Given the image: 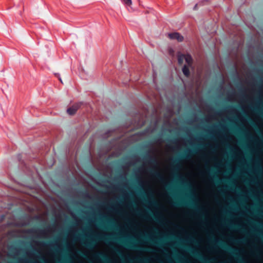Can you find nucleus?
<instances>
[{
	"instance_id": "nucleus-1",
	"label": "nucleus",
	"mask_w": 263,
	"mask_h": 263,
	"mask_svg": "<svg viewBox=\"0 0 263 263\" xmlns=\"http://www.w3.org/2000/svg\"><path fill=\"white\" fill-rule=\"evenodd\" d=\"M197 148L194 147V148L187 150L180 155L177 158L174 160V166L175 170H178V162L181 160H187L191 158V157L197 153Z\"/></svg>"
},
{
	"instance_id": "nucleus-2",
	"label": "nucleus",
	"mask_w": 263,
	"mask_h": 263,
	"mask_svg": "<svg viewBox=\"0 0 263 263\" xmlns=\"http://www.w3.org/2000/svg\"><path fill=\"white\" fill-rule=\"evenodd\" d=\"M218 243L223 249L227 250L228 252L230 253L231 254L234 255L236 258H238L239 263H246L241 257H240L239 255L238 254V251L236 249H233V248L230 247L227 245L226 243L223 242L221 241H216Z\"/></svg>"
},
{
	"instance_id": "nucleus-3",
	"label": "nucleus",
	"mask_w": 263,
	"mask_h": 263,
	"mask_svg": "<svg viewBox=\"0 0 263 263\" xmlns=\"http://www.w3.org/2000/svg\"><path fill=\"white\" fill-rule=\"evenodd\" d=\"M94 239H91L90 241H88L86 242H84L83 244L88 248H92L95 247L96 241H105L106 242H108L110 240L108 237L105 236H101V235H95L94 236Z\"/></svg>"
},
{
	"instance_id": "nucleus-4",
	"label": "nucleus",
	"mask_w": 263,
	"mask_h": 263,
	"mask_svg": "<svg viewBox=\"0 0 263 263\" xmlns=\"http://www.w3.org/2000/svg\"><path fill=\"white\" fill-rule=\"evenodd\" d=\"M174 205H175L176 206H182V205H189L190 206L194 208L197 211L199 210V209L197 208L196 205L194 203H193L192 202H186L182 199L177 200L175 201L174 202Z\"/></svg>"
},
{
	"instance_id": "nucleus-5",
	"label": "nucleus",
	"mask_w": 263,
	"mask_h": 263,
	"mask_svg": "<svg viewBox=\"0 0 263 263\" xmlns=\"http://www.w3.org/2000/svg\"><path fill=\"white\" fill-rule=\"evenodd\" d=\"M143 159L145 161L147 162L148 164L153 165L154 166H157L158 165V161L156 158L154 157L147 155L145 156Z\"/></svg>"
},
{
	"instance_id": "nucleus-6",
	"label": "nucleus",
	"mask_w": 263,
	"mask_h": 263,
	"mask_svg": "<svg viewBox=\"0 0 263 263\" xmlns=\"http://www.w3.org/2000/svg\"><path fill=\"white\" fill-rule=\"evenodd\" d=\"M82 103H78L73 105L71 107L67 109V112L70 115H73L76 114L78 109L80 107Z\"/></svg>"
},
{
	"instance_id": "nucleus-7",
	"label": "nucleus",
	"mask_w": 263,
	"mask_h": 263,
	"mask_svg": "<svg viewBox=\"0 0 263 263\" xmlns=\"http://www.w3.org/2000/svg\"><path fill=\"white\" fill-rule=\"evenodd\" d=\"M150 174L152 176H153L154 178H156L157 179L159 180V181L163 182L164 179V177L162 175V174L160 173L159 172L156 171L155 170H151L149 171Z\"/></svg>"
},
{
	"instance_id": "nucleus-8",
	"label": "nucleus",
	"mask_w": 263,
	"mask_h": 263,
	"mask_svg": "<svg viewBox=\"0 0 263 263\" xmlns=\"http://www.w3.org/2000/svg\"><path fill=\"white\" fill-rule=\"evenodd\" d=\"M94 258L97 260H101L104 262H108L109 261L108 257L104 253L99 252L95 254Z\"/></svg>"
},
{
	"instance_id": "nucleus-9",
	"label": "nucleus",
	"mask_w": 263,
	"mask_h": 263,
	"mask_svg": "<svg viewBox=\"0 0 263 263\" xmlns=\"http://www.w3.org/2000/svg\"><path fill=\"white\" fill-rule=\"evenodd\" d=\"M170 39L176 40L178 42H182L183 40V37L180 33L178 32L171 33L168 34Z\"/></svg>"
},
{
	"instance_id": "nucleus-10",
	"label": "nucleus",
	"mask_w": 263,
	"mask_h": 263,
	"mask_svg": "<svg viewBox=\"0 0 263 263\" xmlns=\"http://www.w3.org/2000/svg\"><path fill=\"white\" fill-rule=\"evenodd\" d=\"M187 249H189V250H190L191 251V252L194 255L197 257L199 259L202 260L203 262H204V263L208 262V260H206L200 253H199L198 252L192 251V250L191 249H190V248H187Z\"/></svg>"
},
{
	"instance_id": "nucleus-11",
	"label": "nucleus",
	"mask_w": 263,
	"mask_h": 263,
	"mask_svg": "<svg viewBox=\"0 0 263 263\" xmlns=\"http://www.w3.org/2000/svg\"><path fill=\"white\" fill-rule=\"evenodd\" d=\"M119 241L123 244H124L125 246L132 248V249H139V248L135 245H134L133 243L127 241H123L121 239H119Z\"/></svg>"
},
{
	"instance_id": "nucleus-12",
	"label": "nucleus",
	"mask_w": 263,
	"mask_h": 263,
	"mask_svg": "<svg viewBox=\"0 0 263 263\" xmlns=\"http://www.w3.org/2000/svg\"><path fill=\"white\" fill-rule=\"evenodd\" d=\"M130 263H147L149 261V259L147 258H136L135 260H130Z\"/></svg>"
},
{
	"instance_id": "nucleus-13",
	"label": "nucleus",
	"mask_w": 263,
	"mask_h": 263,
	"mask_svg": "<svg viewBox=\"0 0 263 263\" xmlns=\"http://www.w3.org/2000/svg\"><path fill=\"white\" fill-rule=\"evenodd\" d=\"M182 72L183 73V74L186 76V77H189L190 76V70H189V67L186 66V65H184L182 68Z\"/></svg>"
},
{
	"instance_id": "nucleus-14",
	"label": "nucleus",
	"mask_w": 263,
	"mask_h": 263,
	"mask_svg": "<svg viewBox=\"0 0 263 263\" xmlns=\"http://www.w3.org/2000/svg\"><path fill=\"white\" fill-rule=\"evenodd\" d=\"M186 62L189 65H191L192 63V58L190 55H185V59Z\"/></svg>"
},
{
	"instance_id": "nucleus-15",
	"label": "nucleus",
	"mask_w": 263,
	"mask_h": 263,
	"mask_svg": "<svg viewBox=\"0 0 263 263\" xmlns=\"http://www.w3.org/2000/svg\"><path fill=\"white\" fill-rule=\"evenodd\" d=\"M185 59V55L180 54L178 57V62L179 64L181 65L183 64L184 60Z\"/></svg>"
},
{
	"instance_id": "nucleus-16",
	"label": "nucleus",
	"mask_w": 263,
	"mask_h": 263,
	"mask_svg": "<svg viewBox=\"0 0 263 263\" xmlns=\"http://www.w3.org/2000/svg\"><path fill=\"white\" fill-rule=\"evenodd\" d=\"M122 2L125 4L127 6H131L132 5V0H121Z\"/></svg>"
},
{
	"instance_id": "nucleus-17",
	"label": "nucleus",
	"mask_w": 263,
	"mask_h": 263,
	"mask_svg": "<svg viewBox=\"0 0 263 263\" xmlns=\"http://www.w3.org/2000/svg\"><path fill=\"white\" fill-rule=\"evenodd\" d=\"M105 219H106V221L108 224L109 225H113L114 224V222L112 220H108V219H106V217H103Z\"/></svg>"
},
{
	"instance_id": "nucleus-18",
	"label": "nucleus",
	"mask_w": 263,
	"mask_h": 263,
	"mask_svg": "<svg viewBox=\"0 0 263 263\" xmlns=\"http://www.w3.org/2000/svg\"><path fill=\"white\" fill-rule=\"evenodd\" d=\"M230 227L231 228H233V229H240V227L239 226H238V225H230Z\"/></svg>"
},
{
	"instance_id": "nucleus-19",
	"label": "nucleus",
	"mask_w": 263,
	"mask_h": 263,
	"mask_svg": "<svg viewBox=\"0 0 263 263\" xmlns=\"http://www.w3.org/2000/svg\"><path fill=\"white\" fill-rule=\"evenodd\" d=\"M142 237L145 239L148 240L149 241L153 242V243H156L153 239H151L149 237L146 236H144Z\"/></svg>"
},
{
	"instance_id": "nucleus-20",
	"label": "nucleus",
	"mask_w": 263,
	"mask_h": 263,
	"mask_svg": "<svg viewBox=\"0 0 263 263\" xmlns=\"http://www.w3.org/2000/svg\"><path fill=\"white\" fill-rule=\"evenodd\" d=\"M79 253L80 255L81 256H82V257H83V258H85V257H86V254H84V253H83V252H81V251H80Z\"/></svg>"
},
{
	"instance_id": "nucleus-21",
	"label": "nucleus",
	"mask_w": 263,
	"mask_h": 263,
	"mask_svg": "<svg viewBox=\"0 0 263 263\" xmlns=\"http://www.w3.org/2000/svg\"><path fill=\"white\" fill-rule=\"evenodd\" d=\"M42 245L44 246H51V243L50 242H43Z\"/></svg>"
},
{
	"instance_id": "nucleus-22",
	"label": "nucleus",
	"mask_w": 263,
	"mask_h": 263,
	"mask_svg": "<svg viewBox=\"0 0 263 263\" xmlns=\"http://www.w3.org/2000/svg\"><path fill=\"white\" fill-rule=\"evenodd\" d=\"M40 259H41V260L42 261V263H46V260H45V259L43 257H42L40 258ZM29 263H36V262H29Z\"/></svg>"
},
{
	"instance_id": "nucleus-23",
	"label": "nucleus",
	"mask_w": 263,
	"mask_h": 263,
	"mask_svg": "<svg viewBox=\"0 0 263 263\" xmlns=\"http://www.w3.org/2000/svg\"><path fill=\"white\" fill-rule=\"evenodd\" d=\"M55 75L56 76V77H57V78H58V79H59V80H60V81L62 83H63L62 80L61 78H60V74H58V73H55Z\"/></svg>"
},
{
	"instance_id": "nucleus-24",
	"label": "nucleus",
	"mask_w": 263,
	"mask_h": 263,
	"mask_svg": "<svg viewBox=\"0 0 263 263\" xmlns=\"http://www.w3.org/2000/svg\"><path fill=\"white\" fill-rule=\"evenodd\" d=\"M167 141H168L169 142H171V143H176L175 139H173V140L167 139Z\"/></svg>"
},
{
	"instance_id": "nucleus-25",
	"label": "nucleus",
	"mask_w": 263,
	"mask_h": 263,
	"mask_svg": "<svg viewBox=\"0 0 263 263\" xmlns=\"http://www.w3.org/2000/svg\"><path fill=\"white\" fill-rule=\"evenodd\" d=\"M37 232L41 234H43L44 232V231L41 229H38Z\"/></svg>"
},
{
	"instance_id": "nucleus-26",
	"label": "nucleus",
	"mask_w": 263,
	"mask_h": 263,
	"mask_svg": "<svg viewBox=\"0 0 263 263\" xmlns=\"http://www.w3.org/2000/svg\"><path fill=\"white\" fill-rule=\"evenodd\" d=\"M151 215L152 217L153 218V219H155L156 220H158L156 217L153 214H151Z\"/></svg>"
},
{
	"instance_id": "nucleus-27",
	"label": "nucleus",
	"mask_w": 263,
	"mask_h": 263,
	"mask_svg": "<svg viewBox=\"0 0 263 263\" xmlns=\"http://www.w3.org/2000/svg\"><path fill=\"white\" fill-rule=\"evenodd\" d=\"M166 187H167V189L168 190H170V191H171V186H170V185H167V186H166Z\"/></svg>"
},
{
	"instance_id": "nucleus-28",
	"label": "nucleus",
	"mask_w": 263,
	"mask_h": 263,
	"mask_svg": "<svg viewBox=\"0 0 263 263\" xmlns=\"http://www.w3.org/2000/svg\"><path fill=\"white\" fill-rule=\"evenodd\" d=\"M136 213H137V214L138 215H141V214H140V212H139V210H137V211H136Z\"/></svg>"
},
{
	"instance_id": "nucleus-29",
	"label": "nucleus",
	"mask_w": 263,
	"mask_h": 263,
	"mask_svg": "<svg viewBox=\"0 0 263 263\" xmlns=\"http://www.w3.org/2000/svg\"><path fill=\"white\" fill-rule=\"evenodd\" d=\"M197 7V4H196V5L194 6V10H196Z\"/></svg>"
},
{
	"instance_id": "nucleus-30",
	"label": "nucleus",
	"mask_w": 263,
	"mask_h": 263,
	"mask_svg": "<svg viewBox=\"0 0 263 263\" xmlns=\"http://www.w3.org/2000/svg\"><path fill=\"white\" fill-rule=\"evenodd\" d=\"M149 146H150V144H147V145H145L146 147H148Z\"/></svg>"
},
{
	"instance_id": "nucleus-31",
	"label": "nucleus",
	"mask_w": 263,
	"mask_h": 263,
	"mask_svg": "<svg viewBox=\"0 0 263 263\" xmlns=\"http://www.w3.org/2000/svg\"><path fill=\"white\" fill-rule=\"evenodd\" d=\"M141 216H142L143 218H146V217L144 215H141Z\"/></svg>"
},
{
	"instance_id": "nucleus-32",
	"label": "nucleus",
	"mask_w": 263,
	"mask_h": 263,
	"mask_svg": "<svg viewBox=\"0 0 263 263\" xmlns=\"http://www.w3.org/2000/svg\"><path fill=\"white\" fill-rule=\"evenodd\" d=\"M155 141H156V142H157V141H159V140H158L157 138H155Z\"/></svg>"
},
{
	"instance_id": "nucleus-33",
	"label": "nucleus",
	"mask_w": 263,
	"mask_h": 263,
	"mask_svg": "<svg viewBox=\"0 0 263 263\" xmlns=\"http://www.w3.org/2000/svg\"><path fill=\"white\" fill-rule=\"evenodd\" d=\"M117 252H118V253H119V254H121L120 252H119L118 250H117Z\"/></svg>"
}]
</instances>
